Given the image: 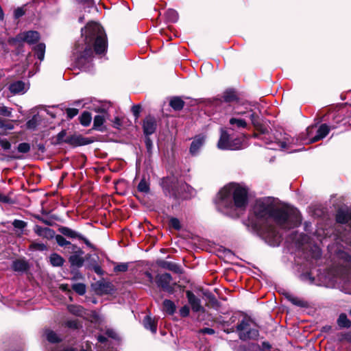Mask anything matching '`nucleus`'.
<instances>
[{
    "mask_svg": "<svg viewBox=\"0 0 351 351\" xmlns=\"http://www.w3.org/2000/svg\"><path fill=\"white\" fill-rule=\"evenodd\" d=\"M108 113L105 110L101 111V114L96 115L93 119V127L94 130L103 132L105 130L104 123L107 118Z\"/></svg>",
    "mask_w": 351,
    "mask_h": 351,
    "instance_id": "ddd939ff",
    "label": "nucleus"
},
{
    "mask_svg": "<svg viewBox=\"0 0 351 351\" xmlns=\"http://www.w3.org/2000/svg\"><path fill=\"white\" fill-rule=\"evenodd\" d=\"M28 88V85L20 80L14 82L9 86V90L13 94H24Z\"/></svg>",
    "mask_w": 351,
    "mask_h": 351,
    "instance_id": "4468645a",
    "label": "nucleus"
},
{
    "mask_svg": "<svg viewBox=\"0 0 351 351\" xmlns=\"http://www.w3.org/2000/svg\"><path fill=\"white\" fill-rule=\"evenodd\" d=\"M92 121V116L89 112H84L80 117V123L85 127L88 126Z\"/></svg>",
    "mask_w": 351,
    "mask_h": 351,
    "instance_id": "7c9ffc66",
    "label": "nucleus"
},
{
    "mask_svg": "<svg viewBox=\"0 0 351 351\" xmlns=\"http://www.w3.org/2000/svg\"><path fill=\"white\" fill-rule=\"evenodd\" d=\"M59 232L64 236L71 239L82 238V235L79 232L65 226H62L58 229Z\"/></svg>",
    "mask_w": 351,
    "mask_h": 351,
    "instance_id": "412c9836",
    "label": "nucleus"
},
{
    "mask_svg": "<svg viewBox=\"0 0 351 351\" xmlns=\"http://www.w3.org/2000/svg\"><path fill=\"white\" fill-rule=\"evenodd\" d=\"M35 245L37 247L38 249L41 250H44L46 249L45 245H44L43 243H38V244H36Z\"/></svg>",
    "mask_w": 351,
    "mask_h": 351,
    "instance_id": "338daca9",
    "label": "nucleus"
},
{
    "mask_svg": "<svg viewBox=\"0 0 351 351\" xmlns=\"http://www.w3.org/2000/svg\"><path fill=\"white\" fill-rule=\"evenodd\" d=\"M112 126L116 129H120L122 127V121L119 117H116L113 119Z\"/></svg>",
    "mask_w": 351,
    "mask_h": 351,
    "instance_id": "8fccbe9b",
    "label": "nucleus"
},
{
    "mask_svg": "<svg viewBox=\"0 0 351 351\" xmlns=\"http://www.w3.org/2000/svg\"><path fill=\"white\" fill-rule=\"evenodd\" d=\"M16 121L7 120L0 118V129L4 130H12L14 128V123Z\"/></svg>",
    "mask_w": 351,
    "mask_h": 351,
    "instance_id": "c85d7f7f",
    "label": "nucleus"
},
{
    "mask_svg": "<svg viewBox=\"0 0 351 351\" xmlns=\"http://www.w3.org/2000/svg\"><path fill=\"white\" fill-rule=\"evenodd\" d=\"M68 308L69 312L77 316H82L84 313V308L81 306L70 305Z\"/></svg>",
    "mask_w": 351,
    "mask_h": 351,
    "instance_id": "4c0bfd02",
    "label": "nucleus"
},
{
    "mask_svg": "<svg viewBox=\"0 0 351 351\" xmlns=\"http://www.w3.org/2000/svg\"><path fill=\"white\" fill-rule=\"evenodd\" d=\"M189 313L190 309L187 305H184L180 309V315L183 317H187L189 315Z\"/></svg>",
    "mask_w": 351,
    "mask_h": 351,
    "instance_id": "09e8293b",
    "label": "nucleus"
},
{
    "mask_svg": "<svg viewBox=\"0 0 351 351\" xmlns=\"http://www.w3.org/2000/svg\"><path fill=\"white\" fill-rule=\"evenodd\" d=\"M73 253L69 258L71 266L81 267L84 262L83 258L84 252L77 246H72V250L69 252Z\"/></svg>",
    "mask_w": 351,
    "mask_h": 351,
    "instance_id": "423d86ee",
    "label": "nucleus"
},
{
    "mask_svg": "<svg viewBox=\"0 0 351 351\" xmlns=\"http://www.w3.org/2000/svg\"><path fill=\"white\" fill-rule=\"evenodd\" d=\"M0 147L4 151H7L10 149L11 143L7 139L0 138Z\"/></svg>",
    "mask_w": 351,
    "mask_h": 351,
    "instance_id": "49530a36",
    "label": "nucleus"
},
{
    "mask_svg": "<svg viewBox=\"0 0 351 351\" xmlns=\"http://www.w3.org/2000/svg\"><path fill=\"white\" fill-rule=\"evenodd\" d=\"M157 264L160 267L168 269L174 273H176V274L182 273V268L180 267V265H178L176 263L161 260V261H158L157 262Z\"/></svg>",
    "mask_w": 351,
    "mask_h": 351,
    "instance_id": "a211bd4d",
    "label": "nucleus"
},
{
    "mask_svg": "<svg viewBox=\"0 0 351 351\" xmlns=\"http://www.w3.org/2000/svg\"><path fill=\"white\" fill-rule=\"evenodd\" d=\"M165 15L167 19L172 23L176 22L178 19V14L177 11L173 9H169L167 10Z\"/></svg>",
    "mask_w": 351,
    "mask_h": 351,
    "instance_id": "c9c22d12",
    "label": "nucleus"
},
{
    "mask_svg": "<svg viewBox=\"0 0 351 351\" xmlns=\"http://www.w3.org/2000/svg\"><path fill=\"white\" fill-rule=\"evenodd\" d=\"M293 141V139L292 138L291 140L288 138H285V141L280 142V147L282 149H285L288 147L291 143H292Z\"/></svg>",
    "mask_w": 351,
    "mask_h": 351,
    "instance_id": "864d4df0",
    "label": "nucleus"
},
{
    "mask_svg": "<svg viewBox=\"0 0 351 351\" xmlns=\"http://www.w3.org/2000/svg\"><path fill=\"white\" fill-rule=\"evenodd\" d=\"M113 291L114 287L111 282L99 281L96 283V291L101 295L112 293Z\"/></svg>",
    "mask_w": 351,
    "mask_h": 351,
    "instance_id": "2eb2a0df",
    "label": "nucleus"
},
{
    "mask_svg": "<svg viewBox=\"0 0 351 351\" xmlns=\"http://www.w3.org/2000/svg\"><path fill=\"white\" fill-rule=\"evenodd\" d=\"M65 142L74 146H80L88 145L91 143V141L81 136H71L67 137Z\"/></svg>",
    "mask_w": 351,
    "mask_h": 351,
    "instance_id": "f3484780",
    "label": "nucleus"
},
{
    "mask_svg": "<svg viewBox=\"0 0 351 351\" xmlns=\"http://www.w3.org/2000/svg\"><path fill=\"white\" fill-rule=\"evenodd\" d=\"M144 276L145 278V281H147V282H149L150 284L153 283L154 278H153L152 274L150 272H149V271L145 272Z\"/></svg>",
    "mask_w": 351,
    "mask_h": 351,
    "instance_id": "4d7b16f0",
    "label": "nucleus"
},
{
    "mask_svg": "<svg viewBox=\"0 0 351 351\" xmlns=\"http://www.w3.org/2000/svg\"><path fill=\"white\" fill-rule=\"evenodd\" d=\"M270 348V345L267 342H263L262 346H259L256 343H252L250 345L249 350L250 351H263L266 350H269Z\"/></svg>",
    "mask_w": 351,
    "mask_h": 351,
    "instance_id": "f704fd0d",
    "label": "nucleus"
},
{
    "mask_svg": "<svg viewBox=\"0 0 351 351\" xmlns=\"http://www.w3.org/2000/svg\"><path fill=\"white\" fill-rule=\"evenodd\" d=\"M34 232L40 237H43L47 239L53 238L55 234V232L49 228H43L40 226H36L34 227Z\"/></svg>",
    "mask_w": 351,
    "mask_h": 351,
    "instance_id": "aec40b11",
    "label": "nucleus"
},
{
    "mask_svg": "<svg viewBox=\"0 0 351 351\" xmlns=\"http://www.w3.org/2000/svg\"><path fill=\"white\" fill-rule=\"evenodd\" d=\"M231 129L245 128L247 126L246 121L241 118L232 117L229 121Z\"/></svg>",
    "mask_w": 351,
    "mask_h": 351,
    "instance_id": "5701e85b",
    "label": "nucleus"
},
{
    "mask_svg": "<svg viewBox=\"0 0 351 351\" xmlns=\"http://www.w3.org/2000/svg\"><path fill=\"white\" fill-rule=\"evenodd\" d=\"M247 202V190L235 183L225 186L218 193L215 204L217 209L229 214L237 209H243Z\"/></svg>",
    "mask_w": 351,
    "mask_h": 351,
    "instance_id": "7ed1b4c3",
    "label": "nucleus"
},
{
    "mask_svg": "<svg viewBox=\"0 0 351 351\" xmlns=\"http://www.w3.org/2000/svg\"><path fill=\"white\" fill-rule=\"evenodd\" d=\"M285 298L290 301L293 304L296 305L298 306H304V302L299 299L298 298L293 295L292 294L289 293H286L285 294Z\"/></svg>",
    "mask_w": 351,
    "mask_h": 351,
    "instance_id": "72a5a7b5",
    "label": "nucleus"
},
{
    "mask_svg": "<svg viewBox=\"0 0 351 351\" xmlns=\"http://www.w3.org/2000/svg\"><path fill=\"white\" fill-rule=\"evenodd\" d=\"M143 324L144 327L147 330H150L152 333L155 334L156 332V322L149 315H146L144 317Z\"/></svg>",
    "mask_w": 351,
    "mask_h": 351,
    "instance_id": "4be33fe9",
    "label": "nucleus"
},
{
    "mask_svg": "<svg viewBox=\"0 0 351 351\" xmlns=\"http://www.w3.org/2000/svg\"><path fill=\"white\" fill-rule=\"evenodd\" d=\"M25 14L24 10L21 8H18L14 10V16L15 19H19L23 16Z\"/></svg>",
    "mask_w": 351,
    "mask_h": 351,
    "instance_id": "5fc2aeb1",
    "label": "nucleus"
},
{
    "mask_svg": "<svg viewBox=\"0 0 351 351\" xmlns=\"http://www.w3.org/2000/svg\"><path fill=\"white\" fill-rule=\"evenodd\" d=\"M55 238L57 243L61 247H66L68 252H70L72 250V246H76L67 241L62 235L58 234Z\"/></svg>",
    "mask_w": 351,
    "mask_h": 351,
    "instance_id": "393cba45",
    "label": "nucleus"
},
{
    "mask_svg": "<svg viewBox=\"0 0 351 351\" xmlns=\"http://www.w3.org/2000/svg\"><path fill=\"white\" fill-rule=\"evenodd\" d=\"M156 282L157 286L163 291L171 294L173 293L176 283L173 282L172 277L169 274L165 273L157 275Z\"/></svg>",
    "mask_w": 351,
    "mask_h": 351,
    "instance_id": "39448f33",
    "label": "nucleus"
},
{
    "mask_svg": "<svg viewBox=\"0 0 351 351\" xmlns=\"http://www.w3.org/2000/svg\"><path fill=\"white\" fill-rule=\"evenodd\" d=\"M79 240H82L87 246L92 247L90 241L84 237L82 236V238H79Z\"/></svg>",
    "mask_w": 351,
    "mask_h": 351,
    "instance_id": "69168bd1",
    "label": "nucleus"
},
{
    "mask_svg": "<svg viewBox=\"0 0 351 351\" xmlns=\"http://www.w3.org/2000/svg\"><path fill=\"white\" fill-rule=\"evenodd\" d=\"M38 123V117L34 115L31 119H29L27 123V128L30 130H34L36 128Z\"/></svg>",
    "mask_w": 351,
    "mask_h": 351,
    "instance_id": "a19ab883",
    "label": "nucleus"
},
{
    "mask_svg": "<svg viewBox=\"0 0 351 351\" xmlns=\"http://www.w3.org/2000/svg\"><path fill=\"white\" fill-rule=\"evenodd\" d=\"M17 149L19 152L25 154L29 152L30 145L27 143H21L18 145Z\"/></svg>",
    "mask_w": 351,
    "mask_h": 351,
    "instance_id": "a18cd8bd",
    "label": "nucleus"
},
{
    "mask_svg": "<svg viewBox=\"0 0 351 351\" xmlns=\"http://www.w3.org/2000/svg\"><path fill=\"white\" fill-rule=\"evenodd\" d=\"M206 141V136L204 134H198L195 136L191 144L189 152L191 155L196 156L198 154L201 148L204 146Z\"/></svg>",
    "mask_w": 351,
    "mask_h": 351,
    "instance_id": "1a4fd4ad",
    "label": "nucleus"
},
{
    "mask_svg": "<svg viewBox=\"0 0 351 351\" xmlns=\"http://www.w3.org/2000/svg\"><path fill=\"white\" fill-rule=\"evenodd\" d=\"M169 226L175 230H179L181 229L180 221L176 217H171L169 220Z\"/></svg>",
    "mask_w": 351,
    "mask_h": 351,
    "instance_id": "c03bdc74",
    "label": "nucleus"
},
{
    "mask_svg": "<svg viewBox=\"0 0 351 351\" xmlns=\"http://www.w3.org/2000/svg\"><path fill=\"white\" fill-rule=\"evenodd\" d=\"M202 332L205 334L213 335L215 333V330L210 328H205L202 330Z\"/></svg>",
    "mask_w": 351,
    "mask_h": 351,
    "instance_id": "680f3d73",
    "label": "nucleus"
},
{
    "mask_svg": "<svg viewBox=\"0 0 351 351\" xmlns=\"http://www.w3.org/2000/svg\"><path fill=\"white\" fill-rule=\"evenodd\" d=\"M66 131L65 130H62L61 131L57 136V141H58V143H61V142H63L64 141L65 142V140L64 138V136H66Z\"/></svg>",
    "mask_w": 351,
    "mask_h": 351,
    "instance_id": "13d9d810",
    "label": "nucleus"
},
{
    "mask_svg": "<svg viewBox=\"0 0 351 351\" xmlns=\"http://www.w3.org/2000/svg\"><path fill=\"white\" fill-rule=\"evenodd\" d=\"M237 330L241 340L255 339L258 335V330L254 327V323L248 317L243 318L237 325Z\"/></svg>",
    "mask_w": 351,
    "mask_h": 351,
    "instance_id": "20e7f679",
    "label": "nucleus"
},
{
    "mask_svg": "<svg viewBox=\"0 0 351 351\" xmlns=\"http://www.w3.org/2000/svg\"><path fill=\"white\" fill-rule=\"evenodd\" d=\"M186 293L189 303L191 306L192 310L194 312L204 311V308L201 305L200 300L197 298L191 291H187Z\"/></svg>",
    "mask_w": 351,
    "mask_h": 351,
    "instance_id": "f8f14e48",
    "label": "nucleus"
},
{
    "mask_svg": "<svg viewBox=\"0 0 351 351\" xmlns=\"http://www.w3.org/2000/svg\"><path fill=\"white\" fill-rule=\"evenodd\" d=\"M94 271H95L97 274H102L101 269V267H100L99 266H97H97L94 267Z\"/></svg>",
    "mask_w": 351,
    "mask_h": 351,
    "instance_id": "774afa93",
    "label": "nucleus"
},
{
    "mask_svg": "<svg viewBox=\"0 0 351 351\" xmlns=\"http://www.w3.org/2000/svg\"><path fill=\"white\" fill-rule=\"evenodd\" d=\"M12 225L16 229L22 231L26 227L27 223L22 220L15 219L13 221Z\"/></svg>",
    "mask_w": 351,
    "mask_h": 351,
    "instance_id": "37998d69",
    "label": "nucleus"
},
{
    "mask_svg": "<svg viewBox=\"0 0 351 351\" xmlns=\"http://www.w3.org/2000/svg\"><path fill=\"white\" fill-rule=\"evenodd\" d=\"M40 36L36 31H28L19 34L16 37L17 41H25L27 43L32 44L37 42L39 40Z\"/></svg>",
    "mask_w": 351,
    "mask_h": 351,
    "instance_id": "9d476101",
    "label": "nucleus"
},
{
    "mask_svg": "<svg viewBox=\"0 0 351 351\" xmlns=\"http://www.w3.org/2000/svg\"><path fill=\"white\" fill-rule=\"evenodd\" d=\"M157 128L156 119L150 115L147 116L143 121V130L145 136L153 134Z\"/></svg>",
    "mask_w": 351,
    "mask_h": 351,
    "instance_id": "0eeeda50",
    "label": "nucleus"
},
{
    "mask_svg": "<svg viewBox=\"0 0 351 351\" xmlns=\"http://www.w3.org/2000/svg\"><path fill=\"white\" fill-rule=\"evenodd\" d=\"M84 38L78 41L74 49L76 64L81 69L90 71L93 51L97 54L104 53L107 50V38L103 27L97 23H88L82 29Z\"/></svg>",
    "mask_w": 351,
    "mask_h": 351,
    "instance_id": "f03ea898",
    "label": "nucleus"
},
{
    "mask_svg": "<svg viewBox=\"0 0 351 351\" xmlns=\"http://www.w3.org/2000/svg\"><path fill=\"white\" fill-rule=\"evenodd\" d=\"M78 114V110L76 108H67L66 114L70 119H72Z\"/></svg>",
    "mask_w": 351,
    "mask_h": 351,
    "instance_id": "3c124183",
    "label": "nucleus"
},
{
    "mask_svg": "<svg viewBox=\"0 0 351 351\" xmlns=\"http://www.w3.org/2000/svg\"><path fill=\"white\" fill-rule=\"evenodd\" d=\"M302 279L305 281H308L309 283H313L314 278H313L309 274L302 275Z\"/></svg>",
    "mask_w": 351,
    "mask_h": 351,
    "instance_id": "bf43d9fd",
    "label": "nucleus"
},
{
    "mask_svg": "<svg viewBox=\"0 0 351 351\" xmlns=\"http://www.w3.org/2000/svg\"><path fill=\"white\" fill-rule=\"evenodd\" d=\"M253 210L258 219L266 221L260 230V234L271 246L279 245L282 237L271 223H275L282 229L293 228L301 223V217L296 208L276 206L267 200L257 201Z\"/></svg>",
    "mask_w": 351,
    "mask_h": 351,
    "instance_id": "f257e3e1",
    "label": "nucleus"
},
{
    "mask_svg": "<svg viewBox=\"0 0 351 351\" xmlns=\"http://www.w3.org/2000/svg\"><path fill=\"white\" fill-rule=\"evenodd\" d=\"M217 147L220 149H230L234 150L240 148V145H237L229 141V135L226 132L222 130L221 136L219 140Z\"/></svg>",
    "mask_w": 351,
    "mask_h": 351,
    "instance_id": "6e6552de",
    "label": "nucleus"
},
{
    "mask_svg": "<svg viewBox=\"0 0 351 351\" xmlns=\"http://www.w3.org/2000/svg\"><path fill=\"white\" fill-rule=\"evenodd\" d=\"M12 268L16 271H25L28 268V265L26 261L23 260H16L12 263Z\"/></svg>",
    "mask_w": 351,
    "mask_h": 351,
    "instance_id": "bb28decb",
    "label": "nucleus"
},
{
    "mask_svg": "<svg viewBox=\"0 0 351 351\" xmlns=\"http://www.w3.org/2000/svg\"><path fill=\"white\" fill-rule=\"evenodd\" d=\"M50 263L53 266L60 267L64 263V259L58 254H52L50 257Z\"/></svg>",
    "mask_w": 351,
    "mask_h": 351,
    "instance_id": "473e14b6",
    "label": "nucleus"
},
{
    "mask_svg": "<svg viewBox=\"0 0 351 351\" xmlns=\"http://www.w3.org/2000/svg\"><path fill=\"white\" fill-rule=\"evenodd\" d=\"M316 125H311L306 128V133L302 134L300 136V141L302 143H313V142H311V138L314 137V134H316Z\"/></svg>",
    "mask_w": 351,
    "mask_h": 351,
    "instance_id": "6ab92c4d",
    "label": "nucleus"
},
{
    "mask_svg": "<svg viewBox=\"0 0 351 351\" xmlns=\"http://www.w3.org/2000/svg\"><path fill=\"white\" fill-rule=\"evenodd\" d=\"M137 189L139 192L147 193L149 191V183L143 178L138 183Z\"/></svg>",
    "mask_w": 351,
    "mask_h": 351,
    "instance_id": "e433bc0d",
    "label": "nucleus"
},
{
    "mask_svg": "<svg viewBox=\"0 0 351 351\" xmlns=\"http://www.w3.org/2000/svg\"><path fill=\"white\" fill-rule=\"evenodd\" d=\"M132 112L136 119H138L141 112V106L138 105L134 106L132 108Z\"/></svg>",
    "mask_w": 351,
    "mask_h": 351,
    "instance_id": "603ef678",
    "label": "nucleus"
},
{
    "mask_svg": "<svg viewBox=\"0 0 351 351\" xmlns=\"http://www.w3.org/2000/svg\"><path fill=\"white\" fill-rule=\"evenodd\" d=\"M106 334H107L109 337H112V338H113V339H116V338H117V333H116L114 331H113L112 330H108L106 331Z\"/></svg>",
    "mask_w": 351,
    "mask_h": 351,
    "instance_id": "e2e57ef3",
    "label": "nucleus"
},
{
    "mask_svg": "<svg viewBox=\"0 0 351 351\" xmlns=\"http://www.w3.org/2000/svg\"><path fill=\"white\" fill-rule=\"evenodd\" d=\"M66 325L69 327V328H77L78 327V322H77V320L74 319V320H68L66 322Z\"/></svg>",
    "mask_w": 351,
    "mask_h": 351,
    "instance_id": "6e6d98bb",
    "label": "nucleus"
},
{
    "mask_svg": "<svg viewBox=\"0 0 351 351\" xmlns=\"http://www.w3.org/2000/svg\"><path fill=\"white\" fill-rule=\"evenodd\" d=\"M330 132V128L329 126L326 124H322L318 128H316L315 132L314 137L311 138V142H317L321 139H323L325 138Z\"/></svg>",
    "mask_w": 351,
    "mask_h": 351,
    "instance_id": "dca6fc26",
    "label": "nucleus"
},
{
    "mask_svg": "<svg viewBox=\"0 0 351 351\" xmlns=\"http://www.w3.org/2000/svg\"><path fill=\"white\" fill-rule=\"evenodd\" d=\"M169 105L175 110H180L183 108L184 102L180 97H174L170 100Z\"/></svg>",
    "mask_w": 351,
    "mask_h": 351,
    "instance_id": "a878e982",
    "label": "nucleus"
},
{
    "mask_svg": "<svg viewBox=\"0 0 351 351\" xmlns=\"http://www.w3.org/2000/svg\"><path fill=\"white\" fill-rule=\"evenodd\" d=\"M162 310L169 315H173L176 310L175 303L170 300H165L162 302Z\"/></svg>",
    "mask_w": 351,
    "mask_h": 351,
    "instance_id": "b1692460",
    "label": "nucleus"
},
{
    "mask_svg": "<svg viewBox=\"0 0 351 351\" xmlns=\"http://www.w3.org/2000/svg\"><path fill=\"white\" fill-rule=\"evenodd\" d=\"M145 144H146L147 149H150L152 145V141L148 136H146Z\"/></svg>",
    "mask_w": 351,
    "mask_h": 351,
    "instance_id": "0e129e2a",
    "label": "nucleus"
},
{
    "mask_svg": "<svg viewBox=\"0 0 351 351\" xmlns=\"http://www.w3.org/2000/svg\"><path fill=\"white\" fill-rule=\"evenodd\" d=\"M35 56L41 62L44 60L45 52V45L39 43L34 47Z\"/></svg>",
    "mask_w": 351,
    "mask_h": 351,
    "instance_id": "cd10ccee",
    "label": "nucleus"
},
{
    "mask_svg": "<svg viewBox=\"0 0 351 351\" xmlns=\"http://www.w3.org/2000/svg\"><path fill=\"white\" fill-rule=\"evenodd\" d=\"M336 220L340 223H349V228L351 230V211L348 208H340L337 210Z\"/></svg>",
    "mask_w": 351,
    "mask_h": 351,
    "instance_id": "9b49d317",
    "label": "nucleus"
},
{
    "mask_svg": "<svg viewBox=\"0 0 351 351\" xmlns=\"http://www.w3.org/2000/svg\"><path fill=\"white\" fill-rule=\"evenodd\" d=\"M199 346V351H210V346L207 343L201 344Z\"/></svg>",
    "mask_w": 351,
    "mask_h": 351,
    "instance_id": "052dcab7",
    "label": "nucleus"
},
{
    "mask_svg": "<svg viewBox=\"0 0 351 351\" xmlns=\"http://www.w3.org/2000/svg\"><path fill=\"white\" fill-rule=\"evenodd\" d=\"M234 115H241V116L247 115V117H250V119L252 121V122H254V113L252 112V110L243 111V110H239L237 109H235L234 111Z\"/></svg>",
    "mask_w": 351,
    "mask_h": 351,
    "instance_id": "79ce46f5",
    "label": "nucleus"
},
{
    "mask_svg": "<svg viewBox=\"0 0 351 351\" xmlns=\"http://www.w3.org/2000/svg\"><path fill=\"white\" fill-rule=\"evenodd\" d=\"M337 324L342 328H350L351 326V322L348 319L345 313H341L337 319Z\"/></svg>",
    "mask_w": 351,
    "mask_h": 351,
    "instance_id": "2f4dec72",
    "label": "nucleus"
},
{
    "mask_svg": "<svg viewBox=\"0 0 351 351\" xmlns=\"http://www.w3.org/2000/svg\"><path fill=\"white\" fill-rule=\"evenodd\" d=\"M73 289L79 295H83L86 293V286L83 283H76L72 286Z\"/></svg>",
    "mask_w": 351,
    "mask_h": 351,
    "instance_id": "ea45409f",
    "label": "nucleus"
},
{
    "mask_svg": "<svg viewBox=\"0 0 351 351\" xmlns=\"http://www.w3.org/2000/svg\"><path fill=\"white\" fill-rule=\"evenodd\" d=\"M45 336L46 339L51 343H57L60 341V339L58 335L53 330L49 329L45 330Z\"/></svg>",
    "mask_w": 351,
    "mask_h": 351,
    "instance_id": "c756f323",
    "label": "nucleus"
},
{
    "mask_svg": "<svg viewBox=\"0 0 351 351\" xmlns=\"http://www.w3.org/2000/svg\"><path fill=\"white\" fill-rule=\"evenodd\" d=\"M128 269V263H123L118 264L116 265L114 268V271L116 272H124L126 271Z\"/></svg>",
    "mask_w": 351,
    "mask_h": 351,
    "instance_id": "de8ad7c7",
    "label": "nucleus"
},
{
    "mask_svg": "<svg viewBox=\"0 0 351 351\" xmlns=\"http://www.w3.org/2000/svg\"><path fill=\"white\" fill-rule=\"evenodd\" d=\"M12 114V108L5 106L3 104H0V115L5 117H11Z\"/></svg>",
    "mask_w": 351,
    "mask_h": 351,
    "instance_id": "58836bf2",
    "label": "nucleus"
}]
</instances>
